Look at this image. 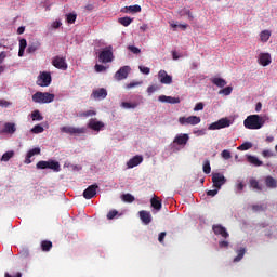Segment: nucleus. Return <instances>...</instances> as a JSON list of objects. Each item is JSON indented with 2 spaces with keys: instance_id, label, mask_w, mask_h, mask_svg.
<instances>
[{
  "instance_id": "nucleus-6",
  "label": "nucleus",
  "mask_w": 277,
  "mask_h": 277,
  "mask_svg": "<svg viewBox=\"0 0 277 277\" xmlns=\"http://www.w3.org/2000/svg\"><path fill=\"white\" fill-rule=\"evenodd\" d=\"M88 129L85 127L75 128L70 126H64L61 128V133H67V135H83L87 133Z\"/></svg>"
},
{
  "instance_id": "nucleus-25",
  "label": "nucleus",
  "mask_w": 277,
  "mask_h": 277,
  "mask_svg": "<svg viewBox=\"0 0 277 277\" xmlns=\"http://www.w3.org/2000/svg\"><path fill=\"white\" fill-rule=\"evenodd\" d=\"M249 187H251L252 189H256V192H263V187L258 182V180L254 179V177H250V180H249Z\"/></svg>"
},
{
  "instance_id": "nucleus-43",
  "label": "nucleus",
  "mask_w": 277,
  "mask_h": 277,
  "mask_svg": "<svg viewBox=\"0 0 277 277\" xmlns=\"http://www.w3.org/2000/svg\"><path fill=\"white\" fill-rule=\"evenodd\" d=\"M75 21H77V14L75 13L67 14V23H69V25L75 24Z\"/></svg>"
},
{
  "instance_id": "nucleus-42",
  "label": "nucleus",
  "mask_w": 277,
  "mask_h": 277,
  "mask_svg": "<svg viewBox=\"0 0 277 277\" xmlns=\"http://www.w3.org/2000/svg\"><path fill=\"white\" fill-rule=\"evenodd\" d=\"M14 157V151H6L2 155L1 161H8Z\"/></svg>"
},
{
  "instance_id": "nucleus-40",
  "label": "nucleus",
  "mask_w": 277,
  "mask_h": 277,
  "mask_svg": "<svg viewBox=\"0 0 277 277\" xmlns=\"http://www.w3.org/2000/svg\"><path fill=\"white\" fill-rule=\"evenodd\" d=\"M80 118H90V116H96L95 110H87L79 114Z\"/></svg>"
},
{
  "instance_id": "nucleus-37",
  "label": "nucleus",
  "mask_w": 277,
  "mask_h": 277,
  "mask_svg": "<svg viewBox=\"0 0 277 277\" xmlns=\"http://www.w3.org/2000/svg\"><path fill=\"white\" fill-rule=\"evenodd\" d=\"M137 105H140V104L136 103V102H134V103H129V102L121 103V107H123L124 109H135V107H137Z\"/></svg>"
},
{
  "instance_id": "nucleus-18",
  "label": "nucleus",
  "mask_w": 277,
  "mask_h": 277,
  "mask_svg": "<svg viewBox=\"0 0 277 277\" xmlns=\"http://www.w3.org/2000/svg\"><path fill=\"white\" fill-rule=\"evenodd\" d=\"M0 133H6L9 135H14L16 133V123L14 122H5L3 129Z\"/></svg>"
},
{
  "instance_id": "nucleus-20",
  "label": "nucleus",
  "mask_w": 277,
  "mask_h": 277,
  "mask_svg": "<svg viewBox=\"0 0 277 277\" xmlns=\"http://www.w3.org/2000/svg\"><path fill=\"white\" fill-rule=\"evenodd\" d=\"M158 101H160V103H170L171 105H176V104L181 103L180 97H172V96H167V95H160L158 97Z\"/></svg>"
},
{
  "instance_id": "nucleus-29",
  "label": "nucleus",
  "mask_w": 277,
  "mask_h": 277,
  "mask_svg": "<svg viewBox=\"0 0 277 277\" xmlns=\"http://www.w3.org/2000/svg\"><path fill=\"white\" fill-rule=\"evenodd\" d=\"M51 248H53V242L51 240L41 241V249L43 252H50Z\"/></svg>"
},
{
  "instance_id": "nucleus-27",
  "label": "nucleus",
  "mask_w": 277,
  "mask_h": 277,
  "mask_svg": "<svg viewBox=\"0 0 277 277\" xmlns=\"http://www.w3.org/2000/svg\"><path fill=\"white\" fill-rule=\"evenodd\" d=\"M150 205L156 211H161L162 203L161 200H159L157 197H153L150 199Z\"/></svg>"
},
{
  "instance_id": "nucleus-14",
  "label": "nucleus",
  "mask_w": 277,
  "mask_h": 277,
  "mask_svg": "<svg viewBox=\"0 0 277 277\" xmlns=\"http://www.w3.org/2000/svg\"><path fill=\"white\" fill-rule=\"evenodd\" d=\"M158 79L160 81V83L164 84V85H170L172 83V76L168 75V71L161 69L158 72Z\"/></svg>"
},
{
  "instance_id": "nucleus-59",
  "label": "nucleus",
  "mask_w": 277,
  "mask_h": 277,
  "mask_svg": "<svg viewBox=\"0 0 277 277\" xmlns=\"http://www.w3.org/2000/svg\"><path fill=\"white\" fill-rule=\"evenodd\" d=\"M0 107H10V102L5 100H0Z\"/></svg>"
},
{
  "instance_id": "nucleus-56",
  "label": "nucleus",
  "mask_w": 277,
  "mask_h": 277,
  "mask_svg": "<svg viewBox=\"0 0 277 277\" xmlns=\"http://www.w3.org/2000/svg\"><path fill=\"white\" fill-rule=\"evenodd\" d=\"M229 242L226 240L219 241V248H228Z\"/></svg>"
},
{
  "instance_id": "nucleus-35",
  "label": "nucleus",
  "mask_w": 277,
  "mask_h": 277,
  "mask_svg": "<svg viewBox=\"0 0 277 277\" xmlns=\"http://www.w3.org/2000/svg\"><path fill=\"white\" fill-rule=\"evenodd\" d=\"M38 49H40V42H35L28 45L27 48V53H36V51H38Z\"/></svg>"
},
{
  "instance_id": "nucleus-22",
  "label": "nucleus",
  "mask_w": 277,
  "mask_h": 277,
  "mask_svg": "<svg viewBox=\"0 0 277 277\" xmlns=\"http://www.w3.org/2000/svg\"><path fill=\"white\" fill-rule=\"evenodd\" d=\"M142 161H144V157L136 155L127 162V166L128 168H136Z\"/></svg>"
},
{
  "instance_id": "nucleus-60",
  "label": "nucleus",
  "mask_w": 277,
  "mask_h": 277,
  "mask_svg": "<svg viewBox=\"0 0 277 277\" xmlns=\"http://www.w3.org/2000/svg\"><path fill=\"white\" fill-rule=\"evenodd\" d=\"M262 155H263V157H273V156H274V154H272V153L269 151V149L263 150Z\"/></svg>"
},
{
  "instance_id": "nucleus-52",
  "label": "nucleus",
  "mask_w": 277,
  "mask_h": 277,
  "mask_svg": "<svg viewBox=\"0 0 277 277\" xmlns=\"http://www.w3.org/2000/svg\"><path fill=\"white\" fill-rule=\"evenodd\" d=\"M95 70H96V72H103V71L107 70V67L104 66V65L96 64L95 65Z\"/></svg>"
},
{
  "instance_id": "nucleus-46",
  "label": "nucleus",
  "mask_w": 277,
  "mask_h": 277,
  "mask_svg": "<svg viewBox=\"0 0 277 277\" xmlns=\"http://www.w3.org/2000/svg\"><path fill=\"white\" fill-rule=\"evenodd\" d=\"M128 49L129 51H131V53H134V55H137L141 53V50L135 45H129Z\"/></svg>"
},
{
  "instance_id": "nucleus-13",
  "label": "nucleus",
  "mask_w": 277,
  "mask_h": 277,
  "mask_svg": "<svg viewBox=\"0 0 277 277\" xmlns=\"http://www.w3.org/2000/svg\"><path fill=\"white\" fill-rule=\"evenodd\" d=\"M129 72H131V67L123 66L115 74V79H117V81H122V79L129 77Z\"/></svg>"
},
{
  "instance_id": "nucleus-30",
  "label": "nucleus",
  "mask_w": 277,
  "mask_h": 277,
  "mask_svg": "<svg viewBox=\"0 0 277 277\" xmlns=\"http://www.w3.org/2000/svg\"><path fill=\"white\" fill-rule=\"evenodd\" d=\"M126 12H130L131 14H137V12H142V6H140V4L126 6Z\"/></svg>"
},
{
  "instance_id": "nucleus-54",
  "label": "nucleus",
  "mask_w": 277,
  "mask_h": 277,
  "mask_svg": "<svg viewBox=\"0 0 277 277\" xmlns=\"http://www.w3.org/2000/svg\"><path fill=\"white\" fill-rule=\"evenodd\" d=\"M19 49H27V39L19 40Z\"/></svg>"
},
{
  "instance_id": "nucleus-48",
  "label": "nucleus",
  "mask_w": 277,
  "mask_h": 277,
  "mask_svg": "<svg viewBox=\"0 0 277 277\" xmlns=\"http://www.w3.org/2000/svg\"><path fill=\"white\" fill-rule=\"evenodd\" d=\"M205 109V104L202 102H199L195 105L194 111H202Z\"/></svg>"
},
{
  "instance_id": "nucleus-9",
  "label": "nucleus",
  "mask_w": 277,
  "mask_h": 277,
  "mask_svg": "<svg viewBox=\"0 0 277 277\" xmlns=\"http://www.w3.org/2000/svg\"><path fill=\"white\" fill-rule=\"evenodd\" d=\"M187 142H189V134L187 133L177 134L173 140V144H175L176 146H182V148H185V146H187Z\"/></svg>"
},
{
  "instance_id": "nucleus-19",
  "label": "nucleus",
  "mask_w": 277,
  "mask_h": 277,
  "mask_svg": "<svg viewBox=\"0 0 277 277\" xmlns=\"http://www.w3.org/2000/svg\"><path fill=\"white\" fill-rule=\"evenodd\" d=\"M88 128L92 129V131H101V129L105 128V123H103L102 121H97L96 119H90L89 123H88Z\"/></svg>"
},
{
  "instance_id": "nucleus-57",
  "label": "nucleus",
  "mask_w": 277,
  "mask_h": 277,
  "mask_svg": "<svg viewBox=\"0 0 277 277\" xmlns=\"http://www.w3.org/2000/svg\"><path fill=\"white\" fill-rule=\"evenodd\" d=\"M163 239H166V232H162L158 236L159 243H163Z\"/></svg>"
},
{
  "instance_id": "nucleus-39",
  "label": "nucleus",
  "mask_w": 277,
  "mask_h": 277,
  "mask_svg": "<svg viewBox=\"0 0 277 277\" xmlns=\"http://www.w3.org/2000/svg\"><path fill=\"white\" fill-rule=\"evenodd\" d=\"M250 148H252V143L250 142H245L237 147L238 150H250Z\"/></svg>"
},
{
  "instance_id": "nucleus-24",
  "label": "nucleus",
  "mask_w": 277,
  "mask_h": 277,
  "mask_svg": "<svg viewBox=\"0 0 277 277\" xmlns=\"http://www.w3.org/2000/svg\"><path fill=\"white\" fill-rule=\"evenodd\" d=\"M265 185L268 187V189H276L277 181L272 175H268L265 177Z\"/></svg>"
},
{
  "instance_id": "nucleus-38",
  "label": "nucleus",
  "mask_w": 277,
  "mask_h": 277,
  "mask_svg": "<svg viewBox=\"0 0 277 277\" xmlns=\"http://www.w3.org/2000/svg\"><path fill=\"white\" fill-rule=\"evenodd\" d=\"M219 94H224V96H230V94H233V87H226L220 90Z\"/></svg>"
},
{
  "instance_id": "nucleus-53",
  "label": "nucleus",
  "mask_w": 277,
  "mask_h": 277,
  "mask_svg": "<svg viewBox=\"0 0 277 277\" xmlns=\"http://www.w3.org/2000/svg\"><path fill=\"white\" fill-rule=\"evenodd\" d=\"M137 85H142V82H130L127 84V89L131 90V88H137Z\"/></svg>"
},
{
  "instance_id": "nucleus-63",
  "label": "nucleus",
  "mask_w": 277,
  "mask_h": 277,
  "mask_svg": "<svg viewBox=\"0 0 277 277\" xmlns=\"http://www.w3.org/2000/svg\"><path fill=\"white\" fill-rule=\"evenodd\" d=\"M17 34H18V36L25 34V26H21V27L17 29Z\"/></svg>"
},
{
  "instance_id": "nucleus-8",
  "label": "nucleus",
  "mask_w": 277,
  "mask_h": 277,
  "mask_svg": "<svg viewBox=\"0 0 277 277\" xmlns=\"http://www.w3.org/2000/svg\"><path fill=\"white\" fill-rule=\"evenodd\" d=\"M201 119L198 116H189V117H180L179 123L184 127L185 124H192L196 127V124H200Z\"/></svg>"
},
{
  "instance_id": "nucleus-3",
  "label": "nucleus",
  "mask_w": 277,
  "mask_h": 277,
  "mask_svg": "<svg viewBox=\"0 0 277 277\" xmlns=\"http://www.w3.org/2000/svg\"><path fill=\"white\" fill-rule=\"evenodd\" d=\"M32 101H34V103H39V104L53 103L55 101V94L49 93V92L37 91L32 95Z\"/></svg>"
},
{
  "instance_id": "nucleus-17",
  "label": "nucleus",
  "mask_w": 277,
  "mask_h": 277,
  "mask_svg": "<svg viewBox=\"0 0 277 277\" xmlns=\"http://www.w3.org/2000/svg\"><path fill=\"white\" fill-rule=\"evenodd\" d=\"M258 62L261 66H269L272 64V55L269 53H260Z\"/></svg>"
},
{
  "instance_id": "nucleus-50",
  "label": "nucleus",
  "mask_w": 277,
  "mask_h": 277,
  "mask_svg": "<svg viewBox=\"0 0 277 277\" xmlns=\"http://www.w3.org/2000/svg\"><path fill=\"white\" fill-rule=\"evenodd\" d=\"M138 69H140V71H141L143 75H150V68H149V67L140 66Z\"/></svg>"
},
{
  "instance_id": "nucleus-16",
  "label": "nucleus",
  "mask_w": 277,
  "mask_h": 277,
  "mask_svg": "<svg viewBox=\"0 0 277 277\" xmlns=\"http://www.w3.org/2000/svg\"><path fill=\"white\" fill-rule=\"evenodd\" d=\"M212 230H213L214 235H221V237H223L224 239H228V237H230V235L226 230V227H224L220 224L213 225Z\"/></svg>"
},
{
  "instance_id": "nucleus-45",
  "label": "nucleus",
  "mask_w": 277,
  "mask_h": 277,
  "mask_svg": "<svg viewBox=\"0 0 277 277\" xmlns=\"http://www.w3.org/2000/svg\"><path fill=\"white\" fill-rule=\"evenodd\" d=\"M31 116H32V120H38V121L43 120V117L40 114V110L32 111Z\"/></svg>"
},
{
  "instance_id": "nucleus-34",
  "label": "nucleus",
  "mask_w": 277,
  "mask_h": 277,
  "mask_svg": "<svg viewBox=\"0 0 277 277\" xmlns=\"http://www.w3.org/2000/svg\"><path fill=\"white\" fill-rule=\"evenodd\" d=\"M246 254V248H240L237 251V256L234 259V263H239V261H241V259H243Z\"/></svg>"
},
{
  "instance_id": "nucleus-33",
  "label": "nucleus",
  "mask_w": 277,
  "mask_h": 277,
  "mask_svg": "<svg viewBox=\"0 0 277 277\" xmlns=\"http://www.w3.org/2000/svg\"><path fill=\"white\" fill-rule=\"evenodd\" d=\"M212 83L217 88H224L226 85V80H224V78H213Z\"/></svg>"
},
{
  "instance_id": "nucleus-15",
  "label": "nucleus",
  "mask_w": 277,
  "mask_h": 277,
  "mask_svg": "<svg viewBox=\"0 0 277 277\" xmlns=\"http://www.w3.org/2000/svg\"><path fill=\"white\" fill-rule=\"evenodd\" d=\"M91 97L95 101H103L104 98H107V89L101 88L97 90H94L91 94Z\"/></svg>"
},
{
  "instance_id": "nucleus-4",
  "label": "nucleus",
  "mask_w": 277,
  "mask_h": 277,
  "mask_svg": "<svg viewBox=\"0 0 277 277\" xmlns=\"http://www.w3.org/2000/svg\"><path fill=\"white\" fill-rule=\"evenodd\" d=\"M98 62L102 64H109L114 62V48L111 45L106 47L98 55Z\"/></svg>"
},
{
  "instance_id": "nucleus-36",
  "label": "nucleus",
  "mask_w": 277,
  "mask_h": 277,
  "mask_svg": "<svg viewBox=\"0 0 277 277\" xmlns=\"http://www.w3.org/2000/svg\"><path fill=\"white\" fill-rule=\"evenodd\" d=\"M121 199H122L123 202H129V203L135 202V197L133 195L129 194V193L128 194H123L121 196Z\"/></svg>"
},
{
  "instance_id": "nucleus-2",
  "label": "nucleus",
  "mask_w": 277,
  "mask_h": 277,
  "mask_svg": "<svg viewBox=\"0 0 277 277\" xmlns=\"http://www.w3.org/2000/svg\"><path fill=\"white\" fill-rule=\"evenodd\" d=\"M37 170H52L53 172H60L62 170V167L60 166V162L57 160H40L36 164Z\"/></svg>"
},
{
  "instance_id": "nucleus-31",
  "label": "nucleus",
  "mask_w": 277,
  "mask_h": 277,
  "mask_svg": "<svg viewBox=\"0 0 277 277\" xmlns=\"http://www.w3.org/2000/svg\"><path fill=\"white\" fill-rule=\"evenodd\" d=\"M269 38H272V31H269V30H263L260 34L261 42H267V40H269Z\"/></svg>"
},
{
  "instance_id": "nucleus-62",
  "label": "nucleus",
  "mask_w": 277,
  "mask_h": 277,
  "mask_svg": "<svg viewBox=\"0 0 277 277\" xmlns=\"http://www.w3.org/2000/svg\"><path fill=\"white\" fill-rule=\"evenodd\" d=\"M22 276H23V274H21V272L16 273V276H12V275H10V273L4 274V277H22Z\"/></svg>"
},
{
  "instance_id": "nucleus-10",
  "label": "nucleus",
  "mask_w": 277,
  "mask_h": 277,
  "mask_svg": "<svg viewBox=\"0 0 277 277\" xmlns=\"http://www.w3.org/2000/svg\"><path fill=\"white\" fill-rule=\"evenodd\" d=\"M212 183L213 187H216V189H222V185L226 183V177L221 173H213Z\"/></svg>"
},
{
  "instance_id": "nucleus-1",
  "label": "nucleus",
  "mask_w": 277,
  "mask_h": 277,
  "mask_svg": "<svg viewBox=\"0 0 277 277\" xmlns=\"http://www.w3.org/2000/svg\"><path fill=\"white\" fill-rule=\"evenodd\" d=\"M264 124H265V119H263V117L259 115H250L243 121L245 128L250 130L262 129Z\"/></svg>"
},
{
  "instance_id": "nucleus-41",
  "label": "nucleus",
  "mask_w": 277,
  "mask_h": 277,
  "mask_svg": "<svg viewBox=\"0 0 277 277\" xmlns=\"http://www.w3.org/2000/svg\"><path fill=\"white\" fill-rule=\"evenodd\" d=\"M203 172L205 174H211V162L209 160L203 162Z\"/></svg>"
},
{
  "instance_id": "nucleus-58",
  "label": "nucleus",
  "mask_w": 277,
  "mask_h": 277,
  "mask_svg": "<svg viewBox=\"0 0 277 277\" xmlns=\"http://www.w3.org/2000/svg\"><path fill=\"white\" fill-rule=\"evenodd\" d=\"M217 192H219L217 188H216V189H213V190H208V192H207V196H211V197L217 196Z\"/></svg>"
},
{
  "instance_id": "nucleus-7",
  "label": "nucleus",
  "mask_w": 277,
  "mask_h": 277,
  "mask_svg": "<svg viewBox=\"0 0 277 277\" xmlns=\"http://www.w3.org/2000/svg\"><path fill=\"white\" fill-rule=\"evenodd\" d=\"M51 74L43 71L37 78V85H40V88H49V85H51Z\"/></svg>"
},
{
  "instance_id": "nucleus-23",
  "label": "nucleus",
  "mask_w": 277,
  "mask_h": 277,
  "mask_svg": "<svg viewBox=\"0 0 277 277\" xmlns=\"http://www.w3.org/2000/svg\"><path fill=\"white\" fill-rule=\"evenodd\" d=\"M35 155H40L39 147H35L27 153L25 163H27V164L31 163V157H34Z\"/></svg>"
},
{
  "instance_id": "nucleus-55",
  "label": "nucleus",
  "mask_w": 277,
  "mask_h": 277,
  "mask_svg": "<svg viewBox=\"0 0 277 277\" xmlns=\"http://www.w3.org/2000/svg\"><path fill=\"white\" fill-rule=\"evenodd\" d=\"M62 27V22L61 21H55L52 23V28L53 29H60Z\"/></svg>"
},
{
  "instance_id": "nucleus-5",
  "label": "nucleus",
  "mask_w": 277,
  "mask_h": 277,
  "mask_svg": "<svg viewBox=\"0 0 277 277\" xmlns=\"http://www.w3.org/2000/svg\"><path fill=\"white\" fill-rule=\"evenodd\" d=\"M230 124H233V122H230V120L228 118H221L215 122H212L208 129L209 131H217L220 129H226L228 127H230Z\"/></svg>"
},
{
  "instance_id": "nucleus-32",
  "label": "nucleus",
  "mask_w": 277,
  "mask_h": 277,
  "mask_svg": "<svg viewBox=\"0 0 277 277\" xmlns=\"http://www.w3.org/2000/svg\"><path fill=\"white\" fill-rule=\"evenodd\" d=\"M118 23H120V25H122L123 27H129V25H131V23H133V18L126 16V17H120L118 19Z\"/></svg>"
},
{
  "instance_id": "nucleus-61",
  "label": "nucleus",
  "mask_w": 277,
  "mask_h": 277,
  "mask_svg": "<svg viewBox=\"0 0 277 277\" xmlns=\"http://www.w3.org/2000/svg\"><path fill=\"white\" fill-rule=\"evenodd\" d=\"M252 210L255 211V212H256V211H263V206L253 205V206H252Z\"/></svg>"
},
{
  "instance_id": "nucleus-28",
  "label": "nucleus",
  "mask_w": 277,
  "mask_h": 277,
  "mask_svg": "<svg viewBox=\"0 0 277 277\" xmlns=\"http://www.w3.org/2000/svg\"><path fill=\"white\" fill-rule=\"evenodd\" d=\"M180 16H187L188 21H194V14L192 13V11L187 8H184L182 10H180L179 12Z\"/></svg>"
},
{
  "instance_id": "nucleus-12",
  "label": "nucleus",
  "mask_w": 277,
  "mask_h": 277,
  "mask_svg": "<svg viewBox=\"0 0 277 277\" xmlns=\"http://www.w3.org/2000/svg\"><path fill=\"white\" fill-rule=\"evenodd\" d=\"M98 189V185L97 184H92L90 185L84 192H83V198H85V200H92V198H94V196H96V190Z\"/></svg>"
},
{
  "instance_id": "nucleus-47",
  "label": "nucleus",
  "mask_w": 277,
  "mask_h": 277,
  "mask_svg": "<svg viewBox=\"0 0 277 277\" xmlns=\"http://www.w3.org/2000/svg\"><path fill=\"white\" fill-rule=\"evenodd\" d=\"M221 156L223 159H230L233 156L230 155V153L227 150V149H224L222 153H221Z\"/></svg>"
},
{
  "instance_id": "nucleus-21",
  "label": "nucleus",
  "mask_w": 277,
  "mask_h": 277,
  "mask_svg": "<svg viewBox=\"0 0 277 277\" xmlns=\"http://www.w3.org/2000/svg\"><path fill=\"white\" fill-rule=\"evenodd\" d=\"M138 215H140L141 221L143 222V224L148 225L153 222V215H150V212H148L146 210L140 211Z\"/></svg>"
},
{
  "instance_id": "nucleus-44",
  "label": "nucleus",
  "mask_w": 277,
  "mask_h": 277,
  "mask_svg": "<svg viewBox=\"0 0 277 277\" xmlns=\"http://www.w3.org/2000/svg\"><path fill=\"white\" fill-rule=\"evenodd\" d=\"M31 133H44V128L40 124H37L31 129Z\"/></svg>"
},
{
  "instance_id": "nucleus-26",
  "label": "nucleus",
  "mask_w": 277,
  "mask_h": 277,
  "mask_svg": "<svg viewBox=\"0 0 277 277\" xmlns=\"http://www.w3.org/2000/svg\"><path fill=\"white\" fill-rule=\"evenodd\" d=\"M247 161L256 168L263 166V161L259 160L256 156H247Z\"/></svg>"
},
{
  "instance_id": "nucleus-11",
  "label": "nucleus",
  "mask_w": 277,
  "mask_h": 277,
  "mask_svg": "<svg viewBox=\"0 0 277 277\" xmlns=\"http://www.w3.org/2000/svg\"><path fill=\"white\" fill-rule=\"evenodd\" d=\"M52 66H54V68H58V70H67L68 69V64H66V60L62 56H55L52 60Z\"/></svg>"
},
{
  "instance_id": "nucleus-51",
  "label": "nucleus",
  "mask_w": 277,
  "mask_h": 277,
  "mask_svg": "<svg viewBox=\"0 0 277 277\" xmlns=\"http://www.w3.org/2000/svg\"><path fill=\"white\" fill-rule=\"evenodd\" d=\"M157 90H159V87L157 84H153L147 88L148 94H153L154 92H157Z\"/></svg>"
},
{
  "instance_id": "nucleus-49",
  "label": "nucleus",
  "mask_w": 277,
  "mask_h": 277,
  "mask_svg": "<svg viewBox=\"0 0 277 277\" xmlns=\"http://www.w3.org/2000/svg\"><path fill=\"white\" fill-rule=\"evenodd\" d=\"M116 215H118L117 210H110V211L107 213V220H114V217H116Z\"/></svg>"
},
{
  "instance_id": "nucleus-64",
  "label": "nucleus",
  "mask_w": 277,
  "mask_h": 277,
  "mask_svg": "<svg viewBox=\"0 0 277 277\" xmlns=\"http://www.w3.org/2000/svg\"><path fill=\"white\" fill-rule=\"evenodd\" d=\"M172 57H173V60H179L181 56L179 55V53L176 51H172Z\"/></svg>"
}]
</instances>
